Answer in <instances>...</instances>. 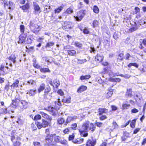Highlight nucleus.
<instances>
[{"instance_id":"nucleus-36","label":"nucleus","mask_w":146,"mask_h":146,"mask_svg":"<svg viewBox=\"0 0 146 146\" xmlns=\"http://www.w3.org/2000/svg\"><path fill=\"white\" fill-rule=\"evenodd\" d=\"M54 44V43L53 42H47L45 46L46 48L50 47L53 46Z\"/></svg>"},{"instance_id":"nucleus-5","label":"nucleus","mask_w":146,"mask_h":146,"mask_svg":"<svg viewBox=\"0 0 146 146\" xmlns=\"http://www.w3.org/2000/svg\"><path fill=\"white\" fill-rule=\"evenodd\" d=\"M89 127V123H85L83 124L82 127L79 129V132L81 135L84 137H86L88 135L87 133V129Z\"/></svg>"},{"instance_id":"nucleus-61","label":"nucleus","mask_w":146,"mask_h":146,"mask_svg":"<svg viewBox=\"0 0 146 146\" xmlns=\"http://www.w3.org/2000/svg\"><path fill=\"white\" fill-rule=\"evenodd\" d=\"M113 128H117L118 127V125L116 122H114L113 123Z\"/></svg>"},{"instance_id":"nucleus-13","label":"nucleus","mask_w":146,"mask_h":146,"mask_svg":"<svg viewBox=\"0 0 146 146\" xmlns=\"http://www.w3.org/2000/svg\"><path fill=\"white\" fill-rule=\"evenodd\" d=\"M27 36L24 35L23 34H22L19 36V40L18 42L19 43H24L26 41V39Z\"/></svg>"},{"instance_id":"nucleus-43","label":"nucleus","mask_w":146,"mask_h":146,"mask_svg":"<svg viewBox=\"0 0 146 146\" xmlns=\"http://www.w3.org/2000/svg\"><path fill=\"white\" fill-rule=\"evenodd\" d=\"M75 46L79 48H81L82 46V44L78 42H75L74 43Z\"/></svg>"},{"instance_id":"nucleus-24","label":"nucleus","mask_w":146,"mask_h":146,"mask_svg":"<svg viewBox=\"0 0 146 146\" xmlns=\"http://www.w3.org/2000/svg\"><path fill=\"white\" fill-rule=\"evenodd\" d=\"M79 29L80 31H82L83 33L84 34H88L89 33L88 29L86 27L83 28L82 27H79Z\"/></svg>"},{"instance_id":"nucleus-33","label":"nucleus","mask_w":146,"mask_h":146,"mask_svg":"<svg viewBox=\"0 0 146 146\" xmlns=\"http://www.w3.org/2000/svg\"><path fill=\"white\" fill-rule=\"evenodd\" d=\"M65 122L64 119L62 117H60L58 118L57 120L58 124L60 125H62Z\"/></svg>"},{"instance_id":"nucleus-14","label":"nucleus","mask_w":146,"mask_h":146,"mask_svg":"<svg viewBox=\"0 0 146 146\" xmlns=\"http://www.w3.org/2000/svg\"><path fill=\"white\" fill-rule=\"evenodd\" d=\"M30 7V4L27 3L25 4L20 6V8H21L24 12H26L29 9Z\"/></svg>"},{"instance_id":"nucleus-45","label":"nucleus","mask_w":146,"mask_h":146,"mask_svg":"<svg viewBox=\"0 0 146 146\" xmlns=\"http://www.w3.org/2000/svg\"><path fill=\"white\" fill-rule=\"evenodd\" d=\"M138 23L140 25H143L145 26L146 22L143 20L140 19L138 21Z\"/></svg>"},{"instance_id":"nucleus-22","label":"nucleus","mask_w":146,"mask_h":146,"mask_svg":"<svg viewBox=\"0 0 146 146\" xmlns=\"http://www.w3.org/2000/svg\"><path fill=\"white\" fill-rule=\"evenodd\" d=\"M45 86V84L44 83L41 84L38 89V92L40 93L44 90Z\"/></svg>"},{"instance_id":"nucleus-19","label":"nucleus","mask_w":146,"mask_h":146,"mask_svg":"<svg viewBox=\"0 0 146 146\" xmlns=\"http://www.w3.org/2000/svg\"><path fill=\"white\" fill-rule=\"evenodd\" d=\"M16 56L15 54H12L10 55L8 58V59L12 62L13 63H15L16 61Z\"/></svg>"},{"instance_id":"nucleus-54","label":"nucleus","mask_w":146,"mask_h":146,"mask_svg":"<svg viewBox=\"0 0 146 146\" xmlns=\"http://www.w3.org/2000/svg\"><path fill=\"white\" fill-rule=\"evenodd\" d=\"M124 54L123 53H120L119 54L118 59L121 60H123V58Z\"/></svg>"},{"instance_id":"nucleus-55","label":"nucleus","mask_w":146,"mask_h":146,"mask_svg":"<svg viewBox=\"0 0 146 146\" xmlns=\"http://www.w3.org/2000/svg\"><path fill=\"white\" fill-rule=\"evenodd\" d=\"M86 146H91V140L90 139H89L87 141Z\"/></svg>"},{"instance_id":"nucleus-3","label":"nucleus","mask_w":146,"mask_h":146,"mask_svg":"<svg viewBox=\"0 0 146 146\" xmlns=\"http://www.w3.org/2000/svg\"><path fill=\"white\" fill-rule=\"evenodd\" d=\"M35 20L31 21L29 24V28L31 31L34 33L37 34L40 30V27Z\"/></svg>"},{"instance_id":"nucleus-31","label":"nucleus","mask_w":146,"mask_h":146,"mask_svg":"<svg viewBox=\"0 0 146 146\" xmlns=\"http://www.w3.org/2000/svg\"><path fill=\"white\" fill-rule=\"evenodd\" d=\"M132 90L131 89H127V91L126 93V96L127 97H131L132 96Z\"/></svg>"},{"instance_id":"nucleus-58","label":"nucleus","mask_w":146,"mask_h":146,"mask_svg":"<svg viewBox=\"0 0 146 146\" xmlns=\"http://www.w3.org/2000/svg\"><path fill=\"white\" fill-rule=\"evenodd\" d=\"M9 5L8 9L10 10L12 9L13 5V3L9 1Z\"/></svg>"},{"instance_id":"nucleus-48","label":"nucleus","mask_w":146,"mask_h":146,"mask_svg":"<svg viewBox=\"0 0 146 146\" xmlns=\"http://www.w3.org/2000/svg\"><path fill=\"white\" fill-rule=\"evenodd\" d=\"M113 92L111 91H109L106 94V98H108L111 96Z\"/></svg>"},{"instance_id":"nucleus-60","label":"nucleus","mask_w":146,"mask_h":146,"mask_svg":"<svg viewBox=\"0 0 146 146\" xmlns=\"http://www.w3.org/2000/svg\"><path fill=\"white\" fill-rule=\"evenodd\" d=\"M121 76L124 77L126 79H128L131 77V76L128 74H125L124 75H122Z\"/></svg>"},{"instance_id":"nucleus-62","label":"nucleus","mask_w":146,"mask_h":146,"mask_svg":"<svg viewBox=\"0 0 146 146\" xmlns=\"http://www.w3.org/2000/svg\"><path fill=\"white\" fill-rule=\"evenodd\" d=\"M139 47L140 48V49H143V50H144V51L145 52H146V48H144V47H143V46H142V44H140V45L139 46Z\"/></svg>"},{"instance_id":"nucleus-51","label":"nucleus","mask_w":146,"mask_h":146,"mask_svg":"<svg viewBox=\"0 0 146 146\" xmlns=\"http://www.w3.org/2000/svg\"><path fill=\"white\" fill-rule=\"evenodd\" d=\"M84 6V5L82 2H80L78 5V8L79 9L82 8Z\"/></svg>"},{"instance_id":"nucleus-37","label":"nucleus","mask_w":146,"mask_h":146,"mask_svg":"<svg viewBox=\"0 0 146 146\" xmlns=\"http://www.w3.org/2000/svg\"><path fill=\"white\" fill-rule=\"evenodd\" d=\"M41 117L40 115L39 114L36 115L33 119L35 121H37L41 119Z\"/></svg>"},{"instance_id":"nucleus-44","label":"nucleus","mask_w":146,"mask_h":146,"mask_svg":"<svg viewBox=\"0 0 146 146\" xmlns=\"http://www.w3.org/2000/svg\"><path fill=\"white\" fill-rule=\"evenodd\" d=\"M128 67L129 68L131 67L132 66H133L137 68H138L139 66L136 63H130L128 65Z\"/></svg>"},{"instance_id":"nucleus-11","label":"nucleus","mask_w":146,"mask_h":146,"mask_svg":"<svg viewBox=\"0 0 146 146\" xmlns=\"http://www.w3.org/2000/svg\"><path fill=\"white\" fill-rule=\"evenodd\" d=\"M103 58V56L97 55V56L94 58L95 60H93V64L94 65V66H95L97 65V64L102 61Z\"/></svg>"},{"instance_id":"nucleus-64","label":"nucleus","mask_w":146,"mask_h":146,"mask_svg":"<svg viewBox=\"0 0 146 146\" xmlns=\"http://www.w3.org/2000/svg\"><path fill=\"white\" fill-rule=\"evenodd\" d=\"M138 111H139L138 110L135 108L132 109L131 110V112L133 113H136L138 112Z\"/></svg>"},{"instance_id":"nucleus-4","label":"nucleus","mask_w":146,"mask_h":146,"mask_svg":"<svg viewBox=\"0 0 146 146\" xmlns=\"http://www.w3.org/2000/svg\"><path fill=\"white\" fill-rule=\"evenodd\" d=\"M16 130H13L11 133V140L13 143V146H21L22 143L21 142V139L19 137H15V134Z\"/></svg>"},{"instance_id":"nucleus-7","label":"nucleus","mask_w":146,"mask_h":146,"mask_svg":"<svg viewBox=\"0 0 146 146\" xmlns=\"http://www.w3.org/2000/svg\"><path fill=\"white\" fill-rule=\"evenodd\" d=\"M42 123H41L39 121L35 123V124L38 129H40L42 128H45L48 127L51 123V122L48 121L44 119H42Z\"/></svg>"},{"instance_id":"nucleus-50","label":"nucleus","mask_w":146,"mask_h":146,"mask_svg":"<svg viewBox=\"0 0 146 146\" xmlns=\"http://www.w3.org/2000/svg\"><path fill=\"white\" fill-rule=\"evenodd\" d=\"M75 137L74 134L73 133L71 135H69L68 139L69 141L73 140Z\"/></svg>"},{"instance_id":"nucleus-38","label":"nucleus","mask_w":146,"mask_h":146,"mask_svg":"<svg viewBox=\"0 0 146 146\" xmlns=\"http://www.w3.org/2000/svg\"><path fill=\"white\" fill-rule=\"evenodd\" d=\"M25 47L27 49L26 51L28 53L31 52V51L33 50L34 49V46H31L29 48L27 46H26Z\"/></svg>"},{"instance_id":"nucleus-46","label":"nucleus","mask_w":146,"mask_h":146,"mask_svg":"<svg viewBox=\"0 0 146 146\" xmlns=\"http://www.w3.org/2000/svg\"><path fill=\"white\" fill-rule=\"evenodd\" d=\"M77 127V124L76 123H74L71 125V128L72 129L75 130Z\"/></svg>"},{"instance_id":"nucleus-8","label":"nucleus","mask_w":146,"mask_h":146,"mask_svg":"<svg viewBox=\"0 0 146 146\" xmlns=\"http://www.w3.org/2000/svg\"><path fill=\"white\" fill-rule=\"evenodd\" d=\"M74 25L72 22L70 21H65L62 25V28L64 29L70 30L73 28Z\"/></svg>"},{"instance_id":"nucleus-10","label":"nucleus","mask_w":146,"mask_h":146,"mask_svg":"<svg viewBox=\"0 0 146 146\" xmlns=\"http://www.w3.org/2000/svg\"><path fill=\"white\" fill-rule=\"evenodd\" d=\"M29 106V103L25 100L20 101V104L19 106L21 109L24 110L27 108Z\"/></svg>"},{"instance_id":"nucleus-49","label":"nucleus","mask_w":146,"mask_h":146,"mask_svg":"<svg viewBox=\"0 0 146 146\" xmlns=\"http://www.w3.org/2000/svg\"><path fill=\"white\" fill-rule=\"evenodd\" d=\"M57 93L60 96H62L64 95V93L61 89L58 90L57 92Z\"/></svg>"},{"instance_id":"nucleus-20","label":"nucleus","mask_w":146,"mask_h":146,"mask_svg":"<svg viewBox=\"0 0 146 146\" xmlns=\"http://www.w3.org/2000/svg\"><path fill=\"white\" fill-rule=\"evenodd\" d=\"M66 14H70L73 13V7L72 5L71 6L68 8L65 12Z\"/></svg>"},{"instance_id":"nucleus-18","label":"nucleus","mask_w":146,"mask_h":146,"mask_svg":"<svg viewBox=\"0 0 146 146\" xmlns=\"http://www.w3.org/2000/svg\"><path fill=\"white\" fill-rule=\"evenodd\" d=\"M87 87L84 85L80 86L78 89L77 92L78 93H81L87 90Z\"/></svg>"},{"instance_id":"nucleus-17","label":"nucleus","mask_w":146,"mask_h":146,"mask_svg":"<svg viewBox=\"0 0 146 146\" xmlns=\"http://www.w3.org/2000/svg\"><path fill=\"white\" fill-rule=\"evenodd\" d=\"M18 100L17 98H16L14 100H12V102L11 104V105H12L13 108H16L18 106H19V102L17 100Z\"/></svg>"},{"instance_id":"nucleus-16","label":"nucleus","mask_w":146,"mask_h":146,"mask_svg":"<svg viewBox=\"0 0 146 146\" xmlns=\"http://www.w3.org/2000/svg\"><path fill=\"white\" fill-rule=\"evenodd\" d=\"M19 82V81L18 79L16 80L15 82L10 85L11 90H14L15 88L18 87Z\"/></svg>"},{"instance_id":"nucleus-23","label":"nucleus","mask_w":146,"mask_h":146,"mask_svg":"<svg viewBox=\"0 0 146 146\" xmlns=\"http://www.w3.org/2000/svg\"><path fill=\"white\" fill-rule=\"evenodd\" d=\"M90 77L91 76L89 74L82 75L80 76V79L81 80H86L89 79Z\"/></svg>"},{"instance_id":"nucleus-21","label":"nucleus","mask_w":146,"mask_h":146,"mask_svg":"<svg viewBox=\"0 0 146 146\" xmlns=\"http://www.w3.org/2000/svg\"><path fill=\"white\" fill-rule=\"evenodd\" d=\"M84 140L83 138H78L73 140L72 142L74 144H80L83 142Z\"/></svg>"},{"instance_id":"nucleus-2","label":"nucleus","mask_w":146,"mask_h":146,"mask_svg":"<svg viewBox=\"0 0 146 146\" xmlns=\"http://www.w3.org/2000/svg\"><path fill=\"white\" fill-rule=\"evenodd\" d=\"M60 99H58V100L52 103V106H49L44 108V110L50 112L52 115L55 116L58 113V110L61 108L62 106Z\"/></svg>"},{"instance_id":"nucleus-41","label":"nucleus","mask_w":146,"mask_h":146,"mask_svg":"<svg viewBox=\"0 0 146 146\" xmlns=\"http://www.w3.org/2000/svg\"><path fill=\"white\" fill-rule=\"evenodd\" d=\"M33 145L34 146H41L42 144L40 142L35 141L33 142Z\"/></svg>"},{"instance_id":"nucleus-6","label":"nucleus","mask_w":146,"mask_h":146,"mask_svg":"<svg viewBox=\"0 0 146 146\" xmlns=\"http://www.w3.org/2000/svg\"><path fill=\"white\" fill-rule=\"evenodd\" d=\"M85 10H81L76 12L74 17L78 21H81L85 15Z\"/></svg>"},{"instance_id":"nucleus-15","label":"nucleus","mask_w":146,"mask_h":146,"mask_svg":"<svg viewBox=\"0 0 146 146\" xmlns=\"http://www.w3.org/2000/svg\"><path fill=\"white\" fill-rule=\"evenodd\" d=\"M39 113L43 117L47 120L49 121H51L52 118L48 114L43 111H40Z\"/></svg>"},{"instance_id":"nucleus-27","label":"nucleus","mask_w":146,"mask_h":146,"mask_svg":"<svg viewBox=\"0 0 146 146\" xmlns=\"http://www.w3.org/2000/svg\"><path fill=\"white\" fill-rule=\"evenodd\" d=\"M8 113L7 108H0V115L1 114L5 115Z\"/></svg>"},{"instance_id":"nucleus-34","label":"nucleus","mask_w":146,"mask_h":146,"mask_svg":"<svg viewBox=\"0 0 146 146\" xmlns=\"http://www.w3.org/2000/svg\"><path fill=\"white\" fill-rule=\"evenodd\" d=\"M30 96H33L36 93V90H30L27 93Z\"/></svg>"},{"instance_id":"nucleus-9","label":"nucleus","mask_w":146,"mask_h":146,"mask_svg":"<svg viewBox=\"0 0 146 146\" xmlns=\"http://www.w3.org/2000/svg\"><path fill=\"white\" fill-rule=\"evenodd\" d=\"M51 89L50 86L48 85H47L44 89V91L43 96L44 99H48L47 96H48V94L51 91Z\"/></svg>"},{"instance_id":"nucleus-32","label":"nucleus","mask_w":146,"mask_h":146,"mask_svg":"<svg viewBox=\"0 0 146 146\" xmlns=\"http://www.w3.org/2000/svg\"><path fill=\"white\" fill-rule=\"evenodd\" d=\"M68 54L70 56H74L76 53V52L74 50H67Z\"/></svg>"},{"instance_id":"nucleus-29","label":"nucleus","mask_w":146,"mask_h":146,"mask_svg":"<svg viewBox=\"0 0 146 146\" xmlns=\"http://www.w3.org/2000/svg\"><path fill=\"white\" fill-rule=\"evenodd\" d=\"M99 115H102L103 113H106L108 112V110L106 108H99Z\"/></svg>"},{"instance_id":"nucleus-30","label":"nucleus","mask_w":146,"mask_h":146,"mask_svg":"<svg viewBox=\"0 0 146 146\" xmlns=\"http://www.w3.org/2000/svg\"><path fill=\"white\" fill-rule=\"evenodd\" d=\"M40 71L42 73L50 72V70L48 68H41L40 69Z\"/></svg>"},{"instance_id":"nucleus-53","label":"nucleus","mask_w":146,"mask_h":146,"mask_svg":"<svg viewBox=\"0 0 146 146\" xmlns=\"http://www.w3.org/2000/svg\"><path fill=\"white\" fill-rule=\"evenodd\" d=\"M98 25V23L97 21L95 20L93 22V27H97Z\"/></svg>"},{"instance_id":"nucleus-56","label":"nucleus","mask_w":146,"mask_h":146,"mask_svg":"<svg viewBox=\"0 0 146 146\" xmlns=\"http://www.w3.org/2000/svg\"><path fill=\"white\" fill-rule=\"evenodd\" d=\"M5 66L3 64H2L0 66V70L4 72V70L5 69Z\"/></svg>"},{"instance_id":"nucleus-52","label":"nucleus","mask_w":146,"mask_h":146,"mask_svg":"<svg viewBox=\"0 0 146 146\" xmlns=\"http://www.w3.org/2000/svg\"><path fill=\"white\" fill-rule=\"evenodd\" d=\"M136 121V120L135 119H134L132 121L130 124V125L131 127L133 128L135 127Z\"/></svg>"},{"instance_id":"nucleus-26","label":"nucleus","mask_w":146,"mask_h":146,"mask_svg":"<svg viewBox=\"0 0 146 146\" xmlns=\"http://www.w3.org/2000/svg\"><path fill=\"white\" fill-rule=\"evenodd\" d=\"M33 7L34 10L36 11H39L40 10V8L39 5L36 3L33 2Z\"/></svg>"},{"instance_id":"nucleus-47","label":"nucleus","mask_w":146,"mask_h":146,"mask_svg":"<svg viewBox=\"0 0 146 146\" xmlns=\"http://www.w3.org/2000/svg\"><path fill=\"white\" fill-rule=\"evenodd\" d=\"M93 11L96 13H99V9L98 7L96 6H94L93 9Z\"/></svg>"},{"instance_id":"nucleus-35","label":"nucleus","mask_w":146,"mask_h":146,"mask_svg":"<svg viewBox=\"0 0 146 146\" xmlns=\"http://www.w3.org/2000/svg\"><path fill=\"white\" fill-rule=\"evenodd\" d=\"M33 66L34 67L37 69H40V66L39 65L36 64V60H33Z\"/></svg>"},{"instance_id":"nucleus-63","label":"nucleus","mask_w":146,"mask_h":146,"mask_svg":"<svg viewBox=\"0 0 146 146\" xmlns=\"http://www.w3.org/2000/svg\"><path fill=\"white\" fill-rule=\"evenodd\" d=\"M96 143V139H93L92 141V146H94Z\"/></svg>"},{"instance_id":"nucleus-1","label":"nucleus","mask_w":146,"mask_h":146,"mask_svg":"<svg viewBox=\"0 0 146 146\" xmlns=\"http://www.w3.org/2000/svg\"><path fill=\"white\" fill-rule=\"evenodd\" d=\"M45 141V145L47 146H56L58 143L65 145L67 143L64 137L61 138L55 133L46 134Z\"/></svg>"},{"instance_id":"nucleus-25","label":"nucleus","mask_w":146,"mask_h":146,"mask_svg":"<svg viewBox=\"0 0 146 146\" xmlns=\"http://www.w3.org/2000/svg\"><path fill=\"white\" fill-rule=\"evenodd\" d=\"M63 9V7L62 6H60L54 10V13L55 14L59 13L62 11Z\"/></svg>"},{"instance_id":"nucleus-28","label":"nucleus","mask_w":146,"mask_h":146,"mask_svg":"<svg viewBox=\"0 0 146 146\" xmlns=\"http://www.w3.org/2000/svg\"><path fill=\"white\" fill-rule=\"evenodd\" d=\"M71 98L70 96L66 98H63L62 99V102L64 103H69L71 102Z\"/></svg>"},{"instance_id":"nucleus-40","label":"nucleus","mask_w":146,"mask_h":146,"mask_svg":"<svg viewBox=\"0 0 146 146\" xmlns=\"http://www.w3.org/2000/svg\"><path fill=\"white\" fill-rule=\"evenodd\" d=\"M10 85L9 82H8L7 84H6L4 87V89L5 90L8 92L10 89Z\"/></svg>"},{"instance_id":"nucleus-42","label":"nucleus","mask_w":146,"mask_h":146,"mask_svg":"<svg viewBox=\"0 0 146 146\" xmlns=\"http://www.w3.org/2000/svg\"><path fill=\"white\" fill-rule=\"evenodd\" d=\"M20 31L22 34H24L25 29L24 26L23 25H21L20 26Z\"/></svg>"},{"instance_id":"nucleus-12","label":"nucleus","mask_w":146,"mask_h":146,"mask_svg":"<svg viewBox=\"0 0 146 146\" xmlns=\"http://www.w3.org/2000/svg\"><path fill=\"white\" fill-rule=\"evenodd\" d=\"M49 83L51 86L54 87L56 88H58L60 85V82L57 79L54 80L53 82L52 81H50Z\"/></svg>"},{"instance_id":"nucleus-39","label":"nucleus","mask_w":146,"mask_h":146,"mask_svg":"<svg viewBox=\"0 0 146 146\" xmlns=\"http://www.w3.org/2000/svg\"><path fill=\"white\" fill-rule=\"evenodd\" d=\"M109 81L111 82H120V79L119 78H110L109 79Z\"/></svg>"},{"instance_id":"nucleus-59","label":"nucleus","mask_w":146,"mask_h":146,"mask_svg":"<svg viewBox=\"0 0 146 146\" xmlns=\"http://www.w3.org/2000/svg\"><path fill=\"white\" fill-rule=\"evenodd\" d=\"M31 127L33 129V131H34L37 129L36 127L33 123H32L31 124Z\"/></svg>"},{"instance_id":"nucleus-57","label":"nucleus","mask_w":146,"mask_h":146,"mask_svg":"<svg viewBox=\"0 0 146 146\" xmlns=\"http://www.w3.org/2000/svg\"><path fill=\"white\" fill-rule=\"evenodd\" d=\"M69 129L68 128H66L63 131V132L64 134H67L69 132Z\"/></svg>"}]
</instances>
